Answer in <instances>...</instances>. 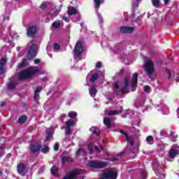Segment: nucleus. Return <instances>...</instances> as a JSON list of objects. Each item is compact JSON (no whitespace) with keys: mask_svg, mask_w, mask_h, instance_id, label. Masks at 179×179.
<instances>
[{"mask_svg":"<svg viewBox=\"0 0 179 179\" xmlns=\"http://www.w3.org/2000/svg\"><path fill=\"white\" fill-rule=\"evenodd\" d=\"M108 160H109V162H117V161L118 160V158H117V157H113V158H110Z\"/></svg>","mask_w":179,"mask_h":179,"instance_id":"49","label":"nucleus"},{"mask_svg":"<svg viewBox=\"0 0 179 179\" xmlns=\"http://www.w3.org/2000/svg\"><path fill=\"white\" fill-rule=\"evenodd\" d=\"M152 1V3L153 5V6H155V8H157V6H159V5H160V0H151Z\"/></svg>","mask_w":179,"mask_h":179,"instance_id":"33","label":"nucleus"},{"mask_svg":"<svg viewBox=\"0 0 179 179\" xmlns=\"http://www.w3.org/2000/svg\"><path fill=\"white\" fill-rule=\"evenodd\" d=\"M37 45L36 44H32L29 50H28V54L27 56V59H28V61H31L33 59H34V58H36V55H37Z\"/></svg>","mask_w":179,"mask_h":179,"instance_id":"4","label":"nucleus"},{"mask_svg":"<svg viewBox=\"0 0 179 179\" xmlns=\"http://www.w3.org/2000/svg\"><path fill=\"white\" fill-rule=\"evenodd\" d=\"M51 173L52 174V176H56L57 173H58V168H57V166H53L51 169H50Z\"/></svg>","mask_w":179,"mask_h":179,"instance_id":"27","label":"nucleus"},{"mask_svg":"<svg viewBox=\"0 0 179 179\" xmlns=\"http://www.w3.org/2000/svg\"><path fill=\"white\" fill-rule=\"evenodd\" d=\"M15 87H16V85L14 81H10V83H8V88L9 89V90H13Z\"/></svg>","mask_w":179,"mask_h":179,"instance_id":"25","label":"nucleus"},{"mask_svg":"<svg viewBox=\"0 0 179 179\" xmlns=\"http://www.w3.org/2000/svg\"><path fill=\"white\" fill-rule=\"evenodd\" d=\"M34 61V64H36V65H38V64H40V62H41V59H35Z\"/></svg>","mask_w":179,"mask_h":179,"instance_id":"47","label":"nucleus"},{"mask_svg":"<svg viewBox=\"0 0 179 179\" xmlns=\"http://www.w3.org/2000/svg\"><path fill=\"white\" fill-rule=\"evenodd\" d=\"M108 165V164L107 162H103L99 160H91L87 163L88 167L95 169H106Z\"/></svg>","mask_w":179,"mask_h":179,"instance_id":"2","label":"nucleus"},{"mask_svg":"<svg viewBox=\"0 0 179 179\" xmlns=\"http://www.w3.org/2000/svg\"><path fill=\"white\" fill-rule=\"evenodd\" d=\"M5 148H6V145H5V144L1 145V146L0 147V150H3Z\"/></svg>","mask_w":179,"mask_h":179,"instance_id":"55","label":"nucleus"},{"mask_svg":"<svg viewBox=\"0 0 179 179\" xmlns=\"http://www.w3.org/2000/svg\"><path fill=\"white\" fill-rule=\"evenodd\" d=\"M176 82H179V77L176 78Z\"/></svg>","mask_w":179,"mask_h":179,"instance_id":"63","label":"nucleus"},{"mask_svg":"<svg viewBox=\"0 0 179 179\" xmlns=\"http://www.w3.org/2000/svg\"><path fill=\"white\" fill-rule=\"evenodd\" d=\"M150 90V87L149 85L144 86V92H149Z\"/></svg>","mask_w":179,"mask_h":179,"instance_id":"46","label":"nucleus"},{"mask_svg":"<svg viewBox=\"0 0 179 179\" xmlns=\"http://www.w3.org/2000/svg\"><path fill=\"white\" fill-rule=\"evenodd\" d=\"M29 150L31 153H37L41 150V144L38 143H31L29 146Z\"/></svg>","mask_w":179,"mask_h":179,"instance_id":"9","label":"nucleus"},{"mask_svg":"<svg viewBox=\"0 0 179 179\" xmlns=\"http://www.w3.org/2000/svg\"><path fill=\"white\" fill-rule=\"evenodd\" d=\"M51 131H49V132H48L47 133V134H46V138L48 139V138H50V136H51Z\"/></svg>","mask_w":179,"mask_h":179,"instance_id":"54","label":"nucleus"},{"mask_svg":"<svg viewBox=\"0 0 179 179\" xmlns=\"http://www.w3.org/2000/svg\"><path fill=\"white\" fill-rule=\"evenodd\" d=\"M41 152L44 155H47V153H48V152H50V147H48L47 145L44 146V148H42Z\"/></svg>","mask_w":179,"mask_h":179,"instance_id":"31","label":"nucleus"},{"mask_svg":"<svg viewBox=\"0 0 179 179\" xmlns=\"http://www.w3.org/2000/svg\"><path fill=\"white\" fill-rule=\"evenodd\" d=\"M96 68H98V69L101 68V63L97 62L96 65Z\"/></svg>","mask_w":179,"mask_h":179,"instance_id":"53","label":"nucleus"},{"mask_svg":"<svg viewBox=\"0 0 179 179\" xmlns=\"http://www.w3.org/2000/svg\"><path fill=\"white\" fill-rule=\"evenodd\" d=\"M85 48H83V44L80 41H77L75 47H74V55L76 58H79L82 54H83Z\"/></svg>","mask_w":179,"mask_h":179,"instance_id":"5","label":"nucleus"},{"mask_svg":"<svg viewBox=\"0 0 179 179\" xmlns=\"http://www.w3.org/2000/svg\"><path fill=\"white\" fill-rule=\"evenodd\" d=\"M144 68L148 78H152V75L155 73V64L152 60H146L144 64Z\"/></svg>","mask_w":179,"mask_h":179,"instance_id":"3","label":"nucleus"},{"mask_svg":"<svg viewBox=\"0 0 179 179\" xmlns=\"http://www.w3.org/2000/svg\"><path fill=\"white\" fill-rule=\"evenodd\" d=\"M160 135H161V136H164V135H166V131H160Z\"/></svg>","mask_w":179,"mask_h":179,"instance_id":"56","label":"nucleus"},{"mask_svg":"<svg viewBox=\"0 0 179 179\" xmlns=\"http://www.w3.org/2000/svg\"><path fill=\"white\" fill-rule=\"evenodd\" d=\"M103 124L104 125H106L107 128H111V119L107 117H104Z\"/></svg>","mask_w":179,"mask_h":179,"instance_id":"20","label":"nucleus"},{"mask_svg":"<svg viewBox=\"0 0 179 179\" xmlns=\"http://www.w3.org/2000/svg\"><path fill=\"white\" fill-rule=\"evenodd\" d=\"M141 2H142V0H136V3H132V6H133V13L131 14L132 17H135V9H136V8H138V6H139V3H141Z\"/></svg>","mask_w":179,"mask_h":179,"instance_id":"18","label":"nucleus"},{"mask_svg":"<svg viewBox=\"0 0 179 179\" xmlns=\"http://www.w3.org/2000/svg\"><path fill=\"white\" fill-rule=\"evenodd\" d=\"M129 87V77H125L124 80V85L120 88V92L122 94H127L129 93L128 87Z\"/></svg>","mask_w":179,"mask_h":179,"instance_id":"8","label":"nucleus"},{"mask_svg":"<svg viewBox=\"0 0 179 179\" xmlns=\"http://www.w3.org/2000/svg\"><path fill=\"white\" fill-rule=\"evenodd\" d=\"M90 132H92L94 135H96V136H99L100 135V131L97 133V128L96 127H92L91 129H90Z\"/></svg>","mask_w":179,"mask_h":179,"instance_id":"26","label":"nucleus"},{"mask_svg":"<svg viewBox=\"0 0 179 179\" xmlns=\"http://www.w3.org/2000/svg\"><path fill=\"white\" fill-rule=\"evenodd\" d=\"M117 156L118 157H120V156H125V152H122L117 154Z\"/></svg>","mask_w":179,"mask_h":179,"instance_id":"52","label":"nucleus"},{"mask_svg":"<svg viewBox=\"0 0 179 179\" xmlns=\"http://www.w3.org/2000/svg\"><path fill=\"white\" fill-rule=\"evenodd\" d=\"M118 111L117 110H109L108 115H117Z\"/></svg>","mask_w":179,"mask_h":179,"instance_id":"38","label":"nucleus"},{"mask_svg":"<svg viewBox=\"0 0 179 179\" xmlns=\"http://www.w3.org/2000/svg\"><path fill=\"white\" fill-rule=\"evenodd\" d=\"M164 2L165 3V5H167V3H169V2H170V0H164Z\"/></svg>","mask_w":179,"mask_h":179,"instance_id":"59","label":"nucleus"},{"mask_svg":"<svg viewBox=\"0 0 179 179\" xmlns=\"http://www.w3.org/2000/svg\"><path fill=\"white\" fill-rule=\"evenodd\" d=\"M26 170V165L23 163H20L18 164L17 166V173L20 174V176H22V177H24V176H26V173H24Z\"/></svg>","mask_w":179,"mask_h":179,"instance_id":"10","label":"nucleus"},{"mask_svg":"<svg viewBox=\"0 0 179 179\" xmlns=\"http://www.w3.org/2000/svg\"><path fill=\"white\" fill-rule=\"evenodd\" d=\"M2 19H3V22H4L5 20V16H1Z\"/></svg>","mask_w":179,"mask_h":179,"instance_id":"64","label":"nucleus"},{"mask_svg":"<svg viewBox=\"0 0 179 179\" xmlns=\"http://www.w3.org/2000/svg\"><path fill=\"white\" fill-rule=\"evenodd\" d=\"M89 93L92 97H94L97 93V89H96V86H92L90 89Z\"/></svg>","mask_w":179,"mask_h":179,"instance_id":"19","label":"nucleus"},{"mask_svg":"<svg viewBox=\"0 0 179 179\" xmlns=\"http://www.w3.org/2000/svg\"><path fill=\"white\" fill-rule=\"evenodd\" d=\"M135 30L134 27H120V33L125 34V33H132Z\"/></svg>","mask_w":179,"mask_h":179,"instance_id":"13","label":"nucleus"},{"mask_svg":"<svg viewBox=\"0 0 179 179\" xmlns=\"http://www.w3.org/2000/svg\"><path fill=\"white\" fill-rule=\"evenodd\" d=\"M10 157H12V154H11V153H8V154L6 155V158H7V159H10Z\"/></svg>","mask_w":179,"mask_h":179,"instance_id":"58","label":"nucleus"},{"mask_svg":"<svg viewBox=\"0 0 179 179\" xmlns=\"http://www.w3.org/2000/svg\"><path fill=\"white\" fill-rule=\"evenodd\" d=\"M138 85V73H134V77L131 80V90L132 92H135V87H136V85Z\"/></svg>","mask_w":179,"mask_h":179,"instance_id":"12","label":"nucleus"},{"mask_svg":"<svg viewBox=\"0 0 179 179\" xmlns=\"http://www.w3.org/2000/svg\"><path fill=\"white\" fill-rule=\"evenodd\" d=\"M87 149L90 152V155H93V143H90L87 145Z\"/></svg>","mask_w":179,"mask_h":179,"instance_id":"32","label":"nucleus"},{"mask_svg":"<svg viewBox=\"0 0 179 179\" xmlns=\"http://www.w3.org/2000/svg\"><path fill=\"white\" fill-rule=\"evenodd\" d=\"M58 149H59V144L55 143V147H54V150H55V152H57Z\"/></svg>","mask_w":179,"mask_h":179,"instance_id":"45","label":"nucleus"},{"mask_svg":"<svg viewBox=\"0 0 179 179\" xmlns=\"http://www.w3.org/2000/svg\"><path fill=\"white\" fill-rule=\"evenodd\" d=\"M141 178L142 179L148 178V172L145 170L141 171Z\"/></svg>","mask_w":179,"mask_h":179,"instance_id":"34","label":"nucleus"},{"mask_svg":"<svg viewBox=\"0 0 179 179\" xmlns=\"http://www.w3.org/2000/svg\"><path fill=\"white\" fill-rule=\"evenodd\" d=\"M66 127L71 128V127H73L75 125V121L73 120H69L66 122Z\"/></svg>","mask_w":179,"mask_h":179,"instance_id":"30","label":"nucleus"},{"mask_svg":"<svg viewBox=\"0 0 179 179\" xmlns=\"http://www.w3.org/2000/svg\"><path fill=\"white\" fill-rule=\"evenodd\" d=\"M179 150L176 149H171L169 150V157L171 159H176V156H178Z\"/></svg>","mask_w":179,"mask_h":179,"instance_id":"16","label":"nucleus"},{"mask_svg":"<svg viewBox=\"0 0 179 179\" xmlns=\"http://www.w3.org/2000/svg\"><path fill=\"white\" fill-rule=\"evenodd\" d=\"M6 58L2 57L0 59V75H3L5 73V65H6Z\"/></svg>","mask_w":179,"mask_h":179,"instance_id":"11","label":"nucleus"},{"mask_svg":"<svg viewBox=\"0 0 179 179\" xmlns=\"http://www.w3.org/2000/svg\"><path fill=\"white\" fill-rule=\"evenodd\" d=\"M67 13L69 16H72L73 15H77L78 10H76V8H75V7L69 6V7H68Z\"/></svg>","mask_w":179,"mask_h":179,"instance_id":"17","label":"nucleus"},{"mask_svg":"<svg viewBox=\"0 0 179 179\" xmlns=\"http://www.w3.org/2000/svg\"><path fill=\"white\" fill-rule=\"evenodd\" d=\"M97 79H99V74L97 73L92 74V77L90 79V82L91 83H94V82H96V80H97Z\"/></svg>","mask_w":179,"mask_h":179,"instance_id":"22","label":"nucleus"},{"mask_svg":"<svg viewBox=\"0 0 179 179\" xmlns=\"http://www.w3.org/2000/svg\"><path fill=\"white\" fill-rule=\"evenodd\" d=\"M118 89H120V85H118V83H115L114 84V87H113L114 92H117V90H118Z\"/></svg>","mask_w":179,"mask_h":179,"instance_id":"41","label":"nucleus"},{"mask_svg":"<svg viewBox=\"0 0 179 179\" xmlns=\"http://www.w3.org/2000/svg\"><path fill=\"white\" fill-rule=\"evenodd\" d=\"M94 149H95V150L97 151L98 153H100L101 152V150H103V148L99 147L97 145L94 146Z\"/></svg>","mask_w":179,"mask_h":179,"instance_id":"40","label":"nucleus"},{"mask_svg":"<svg viewBox=\"0 0 179 179\" xmlns=\"http://www.w3.org/2000/svg\"><path fill=\"white\" fill-rule=\"evenodd\" d=\"M155 173L159 178H166V172H164V169L163 168L156 170Z\"/></svg>","mask_w":179,"mask_h":179,"instance_id":"14","label":"nucleus"},{"mask_svg":"<svg viewBox=\"0 0 179 179\" xmlns=\"http://www.w3.org/2000/svg\"><path fill=\"white\" fill-rule=\"evenodd\" d=\"M52 27H54V29H58V28L61 27V23L59 22V21L53 22Z\"/></svg>","mask_w":179,"mask_h":179,"instance_id":"29","label":"nucleus"},{"mask_svg":"<svg viewBox=\"0 0 179 179\" xmlns=\"http://www.w3.org/2000/svg\"><path fill=\"white\" fill-rule=\"evenodd\" d=\"M69 117L70 118H75L78 117V113L76 112L69 113Z\"/></svg>","mask_w":179,"mask_h":179,"instance_id":"35","label":"nucleus"},{"mask_svg":"<svg viewBox=\"0 0 179 179\" xmlns=\"http://www.w3.org/2000/svg\"><path fill=\"white\" fill-rule=\"evenodd\" d=\"M119 132H120L122 135H124V136L126 138V141H128V139L129 138V136H128V134H127V132L124 131L123 130H119Z\"/></svg>","mask_w":179,"mask_h":179,"instance_id":"36","label":"nucleus"},{"mask_svg":"<svg viewBox=\"0 0 179 179\" xmlns=\"http://www.w3.org/2000/svg\"><path fill=\"white\" fill-rule=\"evenodd\" d=\"M166 72L168 73V79H171V71H170V70L166 69Z\"/></svg>","mask_w":179,"mask_h":179,"instance_id":"48","label":"nucleus"},{"mask_svg":"<svg viewBox=\"0 0 179 179\" xmlns=\"http://www.w3.org/2000/svg\"><path fill=\"white\" fill-rule=\"evenodd\" d=\"M6 102L3 101V102H1L0 106H1V108H2V107H5V105H6Z\"/></svg>","mask_w":179,"mask_h":179,"instance_id":"57","label":"nucleus"},{"mask_svg":"<svg viewBox=\"0 0 179 179\" xmlns=\"http://www.w3.org/2000/svg\"><path fill=\"white\" fill-rule=\"evenodd\" d=\"M65 134L66 135H71V134H72V130L71 129V127H66Z\"/></svg>","mask_w":179,"mask_h":179,"instance_id":"37","label":"nucleus"},{"mask_svg":"<svg viewBox=\"0 0 179 179\" xmlns=\"http://www.w3.org/2000/svg\"><path fill=\"white\" fill-rule=\"evenodd\" d=\"M122 73H124V69H121L120 71V75H122Z\"/></svg>","mask_w":179,"mask_h":179,"instance_id":"60","label":"nucleus"},{"mask_svg":"<svg viewBox=\"0 0 179 179\" xmlns=\"http://www.w3.org/2000/svg\"><path fill=\"white\" fill-rule=\"evenodd\" d=\"M62 162L63 163H66L68 162H73V159L71 157L64 156L62 157Z\"/></svg>","mask_w":179,"mask_h":179,"instance_id":"24","label":"nucleus"},{"mask_svg":"<svg viewBox=\"0 0 179 179\" xmlns=\"http://www.w3.org/2000/svg\"><path fill=\"white\" fill-rule=\"evenodd\" d=\"M62 20H64V22H66V23H69V19H68V17L66 15H63L62 17Z\"/></svg>","mask_w":179,"mask_h":179,"instance_id":"43","label":"nucleus"},{"mask_svg":"<svg viewBox=\"0 0 179 179\" xmlns=\"http://www.w3.org/2000/svg\"><path fill=\"white\" fill-rule=\"evenodd\" d=\"M118 177V173L115 171H108L103 173L100 179H117Z\"/></svg>","mask_w":179,"mask_h":179,"instance_id":"6","label":"nucleus"},{"mask_svg":"<svg viewBox=\"0 0 179 179\" xmlns=\"http://www.w3.org/2000/svg\"><path fill=\"white\" fill-rule=\"evenodd\" d=\"M146 141H147V142H152V141H153V136H148L146 138Z\"/></svg>","mask_w":179,"mask_h":179,"instance_id":"44","label":"nucleus"},{"mask_svg":"<svg viewBox=\"0 0 179 179\" xmlns=\"http://www.w3.org/2000/svg\"><path fill=\"white\" fill-rule=\"evenodd\" d=\"M141 18H142V17H138L136 18V20H141Z\"/></svg>","mask_w":179,"mask_h":179,"instance_id":"62","label":"nucleus"},{"mask_svg":"<svg viewBox=\"0 0 179 179\" xmlns=\"http://www.w3.org/2000/svg\"><path fill=\"white\" fill-rule=\"evenodd\" d=\"M80 152H82V149L78 148L76 153V156H79V155H80Z\"/></svg>","mask_w":179,"mask_h":179,"instance_id":"50","label":"nucleus"},{"mask_svg":"<svg viewBox=\"0 0 179 179\" xmlns=\"http://www.w3.org/2000/svg\"><path fill=\"white\" fill-rule=\"evenodd\" d=\"M38 72H40L38 69H36L34 66H31L21 71L18 74V78L20 80H27L29 79H33L36 76Z\"/></svg>","mask_w":179,"mask_h":179,"instance_id":"1","label":"nucleus"},{"mask_svg":"<svg viewBox=\"0 0 179 179\" xmlns=\"http://www.w3.org/2000/svg\"><path fill=\"white\" fill-rule=\"evenodd\" d=\"M37 34V27L29 26L27 28V36L30 38H34Z\"/></svg>","mask_w":179,"mask_h":179,"instance_id":"7","label":"nucleus"},{"mask_svg":"<svg viewBox=\"0 0 179 179\" xmlns=\"http://www.w3.org/2000/svg\"><path fill=\"white\" fill-rule=\"evenodd\" d=\"M95 3V8L100 9V5H101V0H94Z\"/></svg>","mask_w":179,"mask_h":179,"instance_id":"28","label":"nucleus"},{"mask_svg":"<svg viewBox=\"0 0 179 179\" xmlns=\"http://www.w3.org/2000/svg\"><path fill=\"white\" fill-rule=\"evenodd\" d=\"M20 66L21 68H23V67L26 66V63H25V62H22L20 63Z\"/></svg>","mask_w":179,"mask_h":179,"instance_id":"51","label":"nucleus"},{"mask_svg":"<svg viewBox=\"0 0 179 179\" xmlns=\"http://www.w3.org/2000/svg\"><path fill=\"white\" fill-rule=\"evenodd\" d=\"M27 121V116L23 115H21L18 119V123L19 124H24Z\"/></svg>","mask_w":179,"mask_h":179,"instance_id":"21","label":"nucleus"},{"mask_svg":"<svg viewBox=\"0 0 179 179\" xmlns=\"http://www.w3.org/2000/svg\"><path fill=\"white\" fill-rule=\"evenodd\" d=\"M54 50H60L61 46H59V44L58 43H55L53 45Z\"/></svg>","mask_w":179,"mask_h":179,"instance_id":"42","label":"nucleus"},{"mask_svg":"<svg viewBox=\"0 0 179 179\" xmlns=\"http://www.w3.org/2000/svg\"><path fill=\"white\" fill-rule=\"evenodd\" d=\"M41 90H43V88H41V87H38L35 90L34 94V99L35 100V101H38V100H40V94L38 93H40Z\"/></svg>","mask_w":179,"mask_h":179,"instance_id":"15","label":"nucleus"},{"mask_svg":"<svg viewBox=\"0 0 179 179\" xmlns=\"http://www.w3.org/2000/svg\"><path fill=\"white\" fill-rule=\"evenodd\" d=\"M48 80V79H47V78H43L44 82H47Z\"/></svg>","mask_w":179,"mask_h":179,"instance_id":"61","label":"nucleus"},{"mask_svg":"<svg viewBox=\"0 0 179 179\" xmlns=\"http://www.w3.org/2000/svg\"><path fill=\"white\" fill-rule=\"evenodd\" d=\"M130 144V146L134 147V145H135V141L134 139V136H129V138L126 140Z\"/></svg>","mask_w":179,"mask_h":179,"instance_id":"23","label":"nucleus"},{"mask_svg":"<svg viewBox=\"0 0 179 179\" xmlns=\"http://www.w3.org/2000/svg\"><path fill=\"white\" fill-rule=\"evenodd\" d=\"M40 8L41 10H45V9H47V3H43L40 6Z\"/></svg>","mask_w":179,"mask_h":179,"instance_id":"39","label":"nucleus"}]
</instances>
